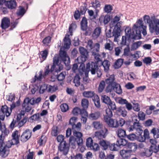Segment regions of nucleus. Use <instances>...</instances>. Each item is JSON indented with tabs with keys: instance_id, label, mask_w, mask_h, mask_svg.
I'll return each instance as SVG.
<instances>
[{
	"instance_id": "nucleus-31",
	"label": "nucleus",
	"mask_w": 159,
	"mask_h": 159,
	"mask_svg": "<svg viewBox=\"0 0 159 159\" xmlns=\"http://www.w3.org/2000/svg\"><path fill=\"white\" fill-rule=\"evenodd\" d=\"M113 89L118 94H120L122 93V90L120 85L116 83H114Z\"/></svg>"
},
{
	"instance_id": "nucleus-17",
	"label": "nucleus",
	"mask_w": 159,
	"mask_h": 159,
	"mask_svg": "<svg viewBox=\"0 0 159 159\" xmlns=\"http://www.w3.org/2000/svg\"><path fill=\"white\" fill-rule=\"evenodd\" d=\"M138 136L137 137L138 141L139 142H144L146 140V137H148L149 135V132L147 129H145L144 131L143 135L142 134H138Z\"/></svg>"
},
{
	"instance_id": "nucleus-51",
	"label": "nucleus",
	"mask_w": 159,
	"mask_h": 159,
	"mask_svg": "<svg viewBox=\"0 0 159 159\" xmlns=\"http://www.w3.org/2000/svg\"><path fill=\"white\" fill-rule=\"evenodd\" d=\"M84 62H82L80 63V64L78 69L79 72L81 75H82L83 74L85 69V65Z\"/></svg>"
},
{
	"instance_id": "nucleus-39",
	"label": "nucleus",
	"mask_w": 159,
	"mask_h": 159,
	"mask_svg": "<svg viewBox=\"0 0 159 159\" xmlns=\"http://www.w3.org/2000/svg\"><path fill=\"white\" fill-rule=\"evenodd\" d=\"M100 44L99 43H96L94 44L91 50L92 54L98 53L100 49Z\"/></svg>"
},
{
	"instance_id": "nucleus-46",
	"label": "nucleus",
	"mask_w": 159,
	"mask_h": 159,
	"mask_svg": "<svg viewBox=\"0 0 159 159\" xmlns=\"http://www.w3.org/2000/svg\"><path fill=\"white\" fill-rule=\"evenodd\" d=\"M77 145L78 148L79 149L81 152H83L86 150L85 147L83 145V141L77 143Z\"/></svg>"
},
{
	"instance_id": "nucleus-35",
	"label": "nucleus",
	"mask_w": 159,
	"mask_h": 159,
	"mask_svg": "<svg viewBox=\"0 0 159 159\" xmlns=\"http://www.w3.org/2000/svg\"><path fill=\"white\" fill-rule=\"evenodd\" d=\"M135 133L137 134H142L143 130L142 129V127L139 122H137V124L135 125Z\"/></svg>"
},
{
	"instance_id": "nucleus-12",
	"label": "nucleus",
	"mask_w": 159,
	"mask_h": 159,
	"mask_svg": "<svg viewBox=\"0 0 159 159\" xmlns=\"http://www.w3.org/2000/svg\"><path fill=\"white\" fill-rule=\"evenodd\" d=\"M18 131L16 130L11 134V145H16L19 143L20 136L18 134Z\"/></svg>"
},
{
	"instance_id": "nucleus-56",
	"label": "nucleus",
	"mask_w": 159,
	"mask_h": 159,
	"mask_svg": "<svg viewBox=\"0 0 159 159\" xmlns=\"http://www.w3.org/2000/svg\"><path fill=\"white\" fill-rule=\"evenodd\" d=\"M138 116L139 119L140 120H144L145 119V114L142 111H139L138 114Z\"/></svg>"
},
{
	"instance_id": "nucleus-33",
	"label": "nucleus",
	"mask_w": 159,
	"mask_h": 159,
	"mask_svg": "<svg viewBox=\"0 0 159 159\" xmlns=\"http://www.w3.org/2000/svg\"><path fill=\"white\" fill-rule=\"evenodd\" d=\"M93 97V100L95 106L97 108H99L100 107V103L98 96L97 95L94 94Z\"/></svg>"
},
{
	"instance_id": "nucleus-43",
	"label": "nucleus",
	"mask_w": 159,
	"mask_h": 159,
	"mask_svg": "<svg viewBox=\"0 0 159 159\" xmlns=\"http://www.w3.org/2000/svg\"><path fill=\"white\" fill-rule=\"evenodd\" d=\"M80 78L79 75L78 74H76L74 77V83L76 86L78 87L80 85Z\"/></svg>"
},
{
	"instance_id": "nucleus-9",
	"label": "nucleus",
	"mask_w": 159,
	"mask_h": 159,
	"mask_svg": "<svg viewBox=\"0 0 159 159\" xmlns=\"http://www.w3.org/2000/svg\"><path fill=\"white\" fill-rule=\"evenodd\" d=\"M79 50L81 56L75 59V62L78 63L84 62L88 56L89 52L86 48L81 46L79 47Z\"/></svg>"
},
{
	"instance_id": "nucleus-57",
	"label": "nucleus",
	"mask_w": 159,
	"mask_h": 159,
	"mask_svg": "<svg viewBox=\"0 0 159 159\" xmlns=\"http://www.w3.org/2000/svg\"><path fill=\"white\" fill-rule=\"evenodd\" d=\"M51 37L50 36H47L43 40L42 42L45 46H48V44L51 42Z\"/></svg>"
},
{
	"instance_id": "nucleus-2",
	"label": "nucleus",
	"mask_w": 159,
	"mask_h": 159,
	"mask_svg": "<svg viewBox=\"0 0 159 159\" xmlns=\"http://www.w3.org/2000/svg\"><path fill=\"white\" fill-rule=\"evenodd\" d=\"M120 17L118 16H115L111 22L109 24V27L111 29H113V35L111 34V30H109V32L106 34V36L108 38H111L112 36L114 37V41L120 35L121 31V27L122 23V21H120Z\"/></svg>"
},
{
	"instance_id": "nucleus-19",
	"label": "nucleus",
	"mask_w": 159,
	"mask_h": 159,
	"mask_svg": "<svg viewBox=\"0 0 159 159\" xmlns=\"http://www.w3.org/2000/svg\"><path fill=\"white\" fill-rule=\"evenodd\" d=\"M103 19V23L104 25L107 24L111 20V18L110 16L108 15H106L105 16L103 15H101L99 18V21L101 23L102 21V19Z\"/></svg>"
},
{
	"instance_id": "nucleus-3",
	"label": "nucleus",
	"mask_w": 159,
	"mask_h": 159,
	"mask_svg": "<svg viewBox=\"0 0 159 159\" xmlns=\"http://www.w3.org/2000/svg\"><path fill=\"white\" fill-rule=\"evenodd\" d=\"M92 54L94 57L95 62L91 61L87 63L86 64V69H89L91 68L90 71L91 74L94 75L96 73L98 77L100 78L102 74V70L98 67L102 61L100 58L101 55L98 53Z\"/></svg>"
},
{
	"instance_id": "nucleus-45",
	"label": "nucleus",
	"mask_w": 159,
	"mask_h": 159,
	"mask_svg": "<svg viewBox=\"0 0 159 159\" xmlns=\"http://www.w3.org/2000/svg\"><path fill=\"white\" fill-rule=\"evenodd\" d=\"M101 99L103 102L107 105L111 101L110 98L106 95H102Z\"/></svg>"
},
{
	"instance_id": "nucleus-60",
	"label": "nucleus",
	"mask_w": 159,
	"mask_h": 159,
	"mask_svg": "<svg viewBox=\"0 0 159 159\" xmlns=\"http://www.w3.org/2000/svg\"><path fill=\"white\" fill-rule=\"evenodd\" d=\"M112 9V7L111 5H105L104 8V12L109 13L111 11Z\"/></svg>"
},
{
	"instance_id": "nucleus-30",
	"label": "nucleus",
	"mask_w": 159,
	"mask_h": 159,
	"mask_svg": "<svg viewBox=\"0 0 159 159\" xmlns=\"http://www.w3.org/2000/svg\"><path fill=\"white\" fill-rule=\"evenodd\" d=\"M113 116V113L110 108H107L105 110V114L104 115V120H105L111 118Z\"/></svg>"
},
{
	"instance_id": "nucleus-18",
	"label": "nucleus",
	"mask_w": 159,
	"mask_h": 159,
	"mask_svg": "<svg viewBox=\"0 0 159 159\" xmlns=\"http://www.w3.org/2000/svg\"><path fill=\"white\" fill-rule=\"evenodd\" d=\"M114 43L109 39H107L106 42L104 45V48L106 50L111 51L113 50L114 47Z\"/></svg>"
},
{
	"instance_id": "nucleus-29",
	"label": "nucleus",
	"mask_w": 159,
	"mask_h": 159,
	"mask_svg": "<svg viewBox=\"0 0 159 159\" xmlns=\"http://www.w3.org/2000/svg\"><path fill=\"white\" fill-rule=\"evenodd\" d=\"M116 134L118 137L120 138H125L127 136L126 131L121 128L117 129Z\"/></svg>"
},
{
	"instance_id": "nucleus-24",
	"label": "nucleus",
	"mask_w": 159,
	"mask_h": 159,
	"mask_svg": "<svg viewBox=\"0 0 159 159\" xmlns=\"http://www.w3.org/2000/svg\"><path fill=\"white\" fill-rule=\"evenodd\" d=\"M93 127L96 130L101 129L103 127L102 123L99 121H93L92 124Z\"/></svg>"
},
{
	"instance_id": "nucleus-64",
	"label": "nucleus",
	"mask_w": 159,
	"mask_h": 159,
	"mask_svg": "<svg viewBox=\"0 0 159 159\" xmlns=\"http://www.w3.org/2000/svg\"><path fill=\"white\" fill-rule=\"evenodd\" d=\"M48 86L45 84H43L41 85L40 88L39 92L40 94L43 93L45 90H47Z\"/></svg>"
},
{
	"instance_id": "nucleus-42",
	"label": "nucleus",
	"mask_w": 159,
	"mask_h": 159,
	"mask_svg": "<svg viewBox=\"0 0 159 159\" xmlns=\"http://www.w3.org/2000/svg\"><path fill=\"white\" fill-rule=\"evenodd\" d=\"M115 80V76L114 75H111L110 77L105 80V82L107 84L114 85V83H116L114 82Z\"/></svg>"
},
{
	"instance_id": "nucleus-34",
	"label": "nucleus",
	"mask_w": 159,
	"mask_h": 159,
	"mask_svg": "<svg viewBox=\"0 0 159 159\" xmlns=\"http://www.w3.org/2000/svg\"><path fill=\"white\" fill-rule=\"evenodd\" d=\"M142 43L141 41H138L133 43L131 47V51H134L140 47Z\"/></svg>"
},
{
	"instance_id": "nucleus-27",
	"label": "nucleus",
	"mask_w": 159,
	"mask_h": 159,
	"mask_svg": "<svg viewBox=\"0 0 159 159\" xmlns=\"http://www.w3.org/2000/svg\"><path fill=\"white\" fill-rule=\"evenodd\" d=\"M120 154L122 157L124 159L127 158L130 156L131 153L128 150L122 149L120 152Z\"/></svg>"
},
{
	"instance_id": "nucleus-6",
	"label": "nucleus",
	"mask_w": 159,
	"mask_h": 159,
	"mask_svg": "<svg viewBox=\"0 0 159 159\" xmlns=\"http://www.w3.org/2000/svg\"><path fill=\"white\" fill-rule=\"evenodd\" d=\"M4 137L0 135V156L3 158L7 157L9 153L10 141L8 140L5 143L3 142Z\"/></svg>"
},
{
	"instance_id": "nucleus-14",
	"label": "nucleus",
	"mask_w": 159,
	"mask_h": 159,
	"mask_svg": "<svg viewBox=\"0 0 159 159\" xmlns=\"http://www.w3.org/2000/svg\"><path fill=\"white\" fill-rule=\"evenodd\" d=\"M30 100L29 98H25L22 105V109L25 110L26 112H29L32 109V107L29 105Z\"/></svg>"
},
{
	"instance_id": "nucleus-21",
	"label": "nucleus",
	"mask_w": 159,
	"mask_h": 159,
	"mask_svg": "<svg viewBox=\"0 0 159 159\" xmlns=\"http://www.w3.org/2000/svg\"><path fill=\"white\" fill-rule=\"evenodd\" d=\"M10 21L8 18L4 17L2 20L1 27L2 29H6L10 25Z\"/></svg>"
},
{
	"instance_id": "nucleus-20",
	"label": "nucleus",
	"mask_w": 159,
	"mask_h": 159,
	"mask_svg": "<svg viewBox=\"0 0 159 159\" xmlns=\"http://www.w3.org/2000/svg\"><path fill=\"white\" fill-rule=\"evenodd\" d=\"M127 147L129 149L128 151L131 153L132 152L136 151L138 148V145L135 143H128Z\"/></svg>"
},
{
	"instance_id": "nucleus-52",
	"label": "nucleus",
	"mask_w": 159,
	"mask_h": 159,
	"mask_svg": "<svg viewBox=\"0 0 159 159\" xmlns=\"http://www.w3.org/2000/svg\"><path fill=\"white\" fill-rule=\"evenodd\" d=\"M118 147L117 144L116 143V144L115 143L110 144L109 142V145L108 147L110 150L112 151H117L118 150V149L117 147Z\"/></svg>"
},
{
	"instance_id": "nucleus-36",
	"label": "nucleus",
	"mask_w": 159,
	"mask_h": 159,
	"mask_svg": "<svg viewBox=\"0 0 159 159\" xmlns=\"http://www.w3.org/2000/svg\"><path fill=\"white\" fill-rule=\"evenodd\" d=\"M116 143L118 147H120L121 146H122L127 147L128 142L127 140L122 138H120V139L117 141Z\"/></svg>"
},
{
	"instance_id": "nucleus-47",
	"label": "nucleus",
	"mask_w": 159,
	"mask_h": 159,
	"mask_svg": "<svg viewBox=\"0 0 159 159\" xmlns=\"http://www.w3.org/2000/svg\"><path fill=\"white\" fill-rule=\"evenodd\" d=\"M105 86V82L104 80L101 81L99 85L98 91L99 93L102 92Z\"/></svg>"
},
{
	"instance_id": "nucleus-1",
	"label": "nucleus",
	"mask_w": 159,
	"mask_h": 159,
	"mask_svg": "<svg viewBox=\"0 0 159 159\" xmlns=\"http://www.w3.org/2000/svg\"><path fill=\"white\" fill-rule=\"evenodd\" d=\"M64 47H61L59 51V55L56 54L53 58V64L51 68L52 72L55 70L57 72L61 71L63 68V65L61 64L62 60L66 65L70 63V57L68 56L65 48L69 49L71 45V40L69 38V35H66L64 40Z\"/></svg>"
},
{
	"instance_id": "nucleus-54",
	"label": "nucleus",
	"mask_w": 159,
	"mask_h": 159,
	"mask_svg": "<svg viewBox=\"0 0 159 159\" xmlns=\"http://www.w3.org/2000/svg\"><path fill=\"white\" fill-rule=\"evenodd\" d=\"M30 100V104L31 105H34L35 104L39 103L41 101V98L40 97L36 99L33 98Z\"/></svg>"
},
{
	"instance_id": "nucleus-59",
	"label": "nucleus",
	"mask_w": 159,
	"mask_h": 159,
	"mask_svg": "<svg viewBox=\"0 0 159 159\" xmlns=\"http://www.w3.org/2000/svg\"><path fill=\"white\" fill-rule=\"evenodd\" d=\"M20 9L17 12V14L18 15L22 16L25 13V11L24 7L20 6L19 7Z\"/></svg>"
},
{
	"instance_id": "nucleus-50",
	"label": "nucleus",
	"mask_w": 159,
	"mask_h": 159,
	"mask_svg": "<svg viewBox=\"0 0 159 159\" xmlns=\"http://www.w3.org/2000/svg\"><path fill=\"white\" fill-rule=\"evenodd\" d=\"M81 104L82 106L84 108H87L89 106V101L88 99L84 98L81 101Z\"/></svg>"
},
{
	"instance_id": "nucleus-8",
	"label": "nucleus",
	"mask_w": 159,
	"mask_h": 159,
	"mask_svg": "<svg viewBox=\"0 0 159 159\" xmlns=\"http://www.w3.org/2000/svg\"><path fill=\"white\" fill-rule=\"evenodd\" d=\"M73 136H71L69 139V144L72 148L75 149L76 148V143L83 141L82 139L83 134L80 132H73Z\"/></svg>"
},
{
	"instance_id": "nucleus-7",
	"label": "nucleus",
	"mask_w": 159,
	"mask_h": 159,
	"mask_svg": "<svg viewBox=\"0 0 159 159\" xmlns=\"http://www.w3.org/2000/svg\"><path fill=\"white\" fill-rule=\"evenodd\" d=\"M146 28V26L143 25L142 19H139L133 26V29L136 32L135 37L138 36L139 39H140L141 31L144 35H146L147 34Z\"/></svg>"
},
{
	"instance_id": "nucleus-37",
	"label": "nucleus",
	"mask_w": 159,
	"mask_h": 159,
	"mask_svg": "<svg viewBox=\"0 0 159 159\" xmlns=\"http://www.w3.org/2000/svg\"><path fill=\"white\" fill-rule=\"evenodd\" d=\"M81 29L83 30H85L87 28V19L85 17H83L81 22Z\"/></svg>"
},
{
	"instance_id": "nucleus-49",
	"label": "nucleus",
	"mask_w": 159,
	"mask_h": 159,
	"mask_svg": "<svg viewBox=\"0 0 159 159\" xmlns=\"http://www.w3.org/2000/svg\"><path fill=\"white\" fill-rule=\"evenodd\" d=\"M108 108L113 111L116 110V107L115 103L111 101L107 104Z\"/></svg>"
},
{
	"instance_id": "nucleus-41",
	"label": "nucleus",
	"mask_w": 159,
	"mask_h": 159,
	"mask_svg": "<svg viewBox=\"0 0 159 159\" xmlns=\"http://www.w3.org/2000/svg\"><path fill=\"white\" fill-rule=\"evenodd\" d=\"M123 62V59H119L115 62L113 65V67L116 69H118L121 66Z\"/></svg>"
},
{
	"instance_id": "nucleus-22",
	"label": "nucleus",
	"mask_w": 159,
	"mask_h": 159,
	"mask_svg": "<svg viewBox=\"0 0 159 159\" xmlns=\"http://www.w3.org/2000/svg\"><path fill=\"white\" fill-rule=\"evenodd\" d=\"M102 66L105 72H107L109 69L110 62L107 60H105L101 62L99 66Z\"/></svg>"
},
{
	"instance_id": "nucleus-38",
	"label": "nucleus",
	"mask_w": 159,
	"mask_h": 159,
	"mask_svg": "<svg viewBox=\"0 0 159 159\" xmlns=\"http://www.w3.org/2000/svg\"><path fill=\"white\" fill-rule=\"evenodd\" d=\"M152 151L151 149H146L145 151L141 153L140 154L143 157H149L152 153Z\"/></svg>"
},
{
	"instance_id": "nucleus-23",
	"label": "nucleus",
	"mask_w": 159,
	"mask_h": 159,
	"mask_svg": "<svg viewBox=\"0 0 159 159\" xmlns=\"http://www.w3.org/2000/svg\"><path fill=\"white\" fill-rule=\"evenodd\" d=\"M44 75H43V71L40 70L38 73V75H36L34 76V78L32 79L31 82L35 83L36 80L41 81L43 78L44 77Z\"/></svg>"
},
{
	"instance_id": "nucleus-28",
	"label": "nucleus",
	"mask_w": 159,
	"mask_h": 159,
	"mask_svg": "<svg viewBox=\"0 0 159 159\" xmlns=\"http://www.w3.org/2000/svg\"><path fill=\"white\" fill-rule=\"evenodd\" d=\"M100 116V113L99 111H96L90 113L89 115V118L92 120H97Z\"/></svg>"
},
{
	"instance_id": "nucleus-53",
	"label": "nucleus",
	"mask_w": 159,
	"mask_h": 159,
	"mask_svg": "<svg viewBox=\"0 0 159 159\" xmlns=\"http://www.w3.org/2000/svg\"><path fill=\"white\" fill-rule=\"evenodd\" d=\"M58 89V87L57 86L54 85L52 86L51 85H49L48 86L47 91L49 92H53L56 91Z\"/></svg>"
},
{
	"instance_id": "nucleus-44",
	"label": "nucleus",
	"mask_w": 159,
	"mask_h": 159,
	"mask_svg": "<svg viewBox=\"0 0 159 159\" xmlns=\"http://www.w3.org/2000/svg\"><path fill=\"white\" fill-rule=\"evenodd\" d=\"M60 108L61 112H65L69 110V107L66 103H63L60 105Z\"/></svg>"
},
{
	"instance_id": "nucleus-13",
	"label": "nucleus",
	"mask_w": 159,
	"mask_h": 159,
	"mask_svg": "<svg viewBox=\"0 0 159 159\" xmlns=\"http://www.w3.org/2000/svg\"><path fill=\"white\" fill-rule=\"evenodd\" d=\"M8 117L10 115V113L8 111V107L6 105L2 106L0 111V119L3 120L5 116Z\"/></svg>"
},
{
	"instance_id": "nucleus-32",
	"label": "nucleus",
	"mask_w": 159,
	"mask_h": 159,
	"mask_svg": "<svg viewBox=\"0 0 159 159\" xmlns=\"http://www.w3.org/2000/svg\"><path fill=\"white\" fill-rule=\"evenodd\" d=\"M150 133L153 135L155 139L159 138V129L157 128H153L150 131Z\"/></svg>"
},
{
	"instance_id": "nucleus-25",
	"label": "nucleus",
	"mask_w": 159,
	"mask_h": 159,
	"mask_svg": "<svg viewBox=\"0 0 159 159\" xmlns=\"http://www.w3.org/2000/svg\"><path fill=\"white\" fill-rule=\"evenodd\" d=\"M116 113L119 116H121L123 117H125L127 113V111L124 108L121 107L118 108Z\"/></svg>"
},
{
	"instance_id": "nucleus-10",
	"label": "nucleus",
	"mask_w": 159,
	"mask_h": 159,
	"mask_svg": "<svg viewBox=\"0 0 159 159\" xmlns=\"http://www.w3.org/2000/svg\"><path fill=\"white\" fill-rule=\"evenodd\" d=\"M86 145L88 148L94 151H97L100 149L98 144L93 143V140L91 137H89L86 139Z\"/></svg>"
},
{
	"instance_id": "nucleus-48",
	"label": "nucleus",
	"mask_w": 159,
	"mask_h": 159,
	"mask_svg": "<svg viewBox=\"0 0 159 159\" xmlns=\"http://www.w3.org/2000/svg\"><path fill=\"white\" fill-rule=\"evenodd\" d=\"M95 93L92 91H85L83 93L84 97L87 98H91L93 97Z\"/></svg>"
},
{
	"instance_id": "nucleus-16",
	"label": "nucleus",
	"mask_w": 159,
	"mask_h": 159,
	"mask_svg": "<svg viewBox=\"0 0 159 159\" xmlns=\"http://www.w3.org/2000/svg\"><path fill=\"white\" fill-rule=\"evenodd\" d=\"M31 136V132L29 130H26L21 136L20 140L23 142H25L30 138Z\"/></svg>"
},
{
	"instance_id": "nucleus-61",
	"label": "nucleus",
	"mask_w": 159,
	"mask_h": 159,
	"mask_svg": "<svg viewBox=\"0 0 159 159\" xmlns=\"http://www.w3.org/2000/svg\"><path fill=\"white\" fill-rule=\"evenodd\" d=\"M78 120V118L76 117H71L69 121V124L72 126L74 125Z\"/></svg>"
},
{
	"instance_id": "nucleus-55",
	"label": "nucleus",
	"mask_w": 159,
	"mask_h": 159,
	"mask_svg": "<svg viewBox=\"0 0 159 159\" xmlns=\"http://www.w3.org/2000/svg\"><path fill=\"white\" fill-rule=\"evenodd\" d=\"M66 75V72L63 71L61 72L57 75V80L59 81H62L65 79Z\"/></svg>"
},
{
	"instance_id": "nucleus-58",
	"label": "nucleus",
	"mask_w": 159,
	"mask_h": 159,
	"mask_svg": "<svg viewBox=\"0 0 159 159\" xmlns=\"http://www.w3.org/2000/svg\"><path fill=\"white\" fill-rule=\"evenodd\" d=\"M28 118L27 117L25 116L24 118L18 124V126L19 127L23 126L28 120Z\"/></svg>"
},
{
	"instance_id": "nucleus-5",
	"label": "nucleus",
	"mask_w": 159,
	"mask_h": 159,
	"mask_svg": "<svg viewBox=\"0 0 159 159\" xmlns=\"http://www.w3.org/2000/svg\"><path fill=\"white\" fill-rule=\"evenodd\" d=\"M151 18L152 20H151L150 16L147 15L143 16L144 21L149 24L151 32H155L156 34L158 35L159 34V18H156L155 16L152 17Z\"/></svg>"
},
{
	"instance_id": "nucleus-11",
	"label": "nucleus",
	"mask_w": 159,
	"mask_h": 159,
	"mask_svg": "<svg viewBox=\"0 0 159 159\" xmlns=\"http://www.w3.org/2000/svg\"><path fill=\"white\" fill-rule=\"evenodd\" d=\"M69 147L66 141L63 143H60L58 146V152H61L64 155H66L69 151Z\"/></svg>"
},
{
	"instance_id": "nucleus-26",
	"label": "nucleus",
	"mask_w": 159,
	"mask_h": 159,
	"mask_svg": "<svg viewBox=\"0 0 159 159\" xmlns=\"http://www.w3.org/2000/svg\"><path fill=\"white\" fill-rule=\"evenodd\" d=\"M101 31V28L98 27L96 28L94 30L92 34L93 38L95 39H97L100 35Z\"/></svg>"
},
{
	"instance_id": "nucleus-4",
	"label": "nucleus",
	"mask_w": 159,
	"mask_h": 159,
	"mask_svg": "<svg viewBox=\"0 0 159 159\" xmlns=\"http://www.w3.org/2000/svg\"><path fill=\"white\" fill-rule=\"evenodd\" d=\"M108 134L107 129L104 128L101 130L95 131L93 136V138L95 137L98 140L99 144L104 150H106L109 145V142L102 139L106 138Z\"/></svg>"
},
{
	"instance_id": "nucleus-15",
	"label": "nucleus",
	"mask_w": 159,
	"mask_h": 159,
	"mask_svg": "<svg viewBox=\"0 0 159 159\" xmlns=\"http://www.w3.org/2000/svg\"><path fill=\"white\" fill-rule=\"evenodd\" d=\"M108 127L112 128H117V120L111 118L104 120Z\"/></svg>"
},
{
	"instance_id": "nucleus-63",
	"label": "nucleus",
	"mask_w": 159,
	"mask_h": 159,
	"mask_svg": "<svg viewBox=\"0 0 159 159\" xmlns=\"http://www.w3.org/2000/svg\"><path fill=\"white\" fill-rule=\"evenodd\" d=\"M52 135L53 136H56L58 134V128L57 126H53L52 128L51 132Z\"/></svg>"
},
{
	"instance_id": "nucleus-40",
	"label": "nucleus",
	"mask_w": 159,
	"mask_h": 159,
	"mask_svg": "<svg viewBox=\"0 0 159 159\" xmlns=\"http://www.w3.org/2000/svg\"><path fill=\"white\" fill-rule=\"evenodd\" d=\"M81 124L80 122H78L76 124L72 126V129L73 132H78L80 131L81 129Z\"/></svg>"
},
{
	"instance_id": "nucleus-62",
	"label": "nucleus",
	"mask_w": 159,
	"mask_h": 159,
	"mask_svg": "<svg viewBox=\"0 0 159 159\" xmlns=\"http://www.w3.org/2000/svg\"><path fill=\"white\" fill-rule=\"evenodd\" d=\"M48 54V52L47 50H44L41 52L40 54L41 55V57L43 60H44L47 58Z\"/></svg>"
}]
</instances>
